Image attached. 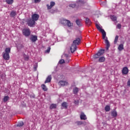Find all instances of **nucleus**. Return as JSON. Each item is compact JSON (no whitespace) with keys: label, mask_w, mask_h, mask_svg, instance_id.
Returning <instances> with one entry per match:
<instances>
[{"label":"nucleus","mask_w":130,"mask_h":130,"mask_svg":"<svg viewBox=\"0 0 130 130\" xmlns=\"http://www.w3.org/2000/svg\"><path fill=\"white\" fill-rule=\"evenodd\" d=\"M102 33L103 39L105 40V43H106V49L107 50L109 49V47H110V43H109V41H108V38L106 37V32L105 30H102L101 31Z\"/></svg>","instance_id":"1"},{"label":"nucleus","mask_w":130,"mask_h":130,"mask_svg":"<svg viewBox=\"0 0 130 130\" xmlns=\"http://www.w3.org/2000/svg\"><path fill=\"white\" fill-rule=\"evenodd\" d=\"M10 52H11V48H6L5 49V53H3V58L5 60H9V59H10Z\"/></svg>","instance_id":"2"},{"label":"nucleus","mask_w":130,"mask_h":130,"mask_svg":"<svg viewBox=\"0 0 130 130\" xmlns=\"http://www.w3.org/2000/svg\"><path fill=\"white\" fill-rule=\"evenodd\" d=\"M61 24L62 25H64V26H68V27H72V26H73V23L71 22V21L62 19L60 21Z\"/></svg>","instance_id":"3"},{"label":"nucleus","mask_w":130,"mask_h":130,"mask_svg":"<svg viewBox=\"0 0 130 130\" xmlns=\"http://www.w3.org/2000/svg\"><path fill=\"white\" fill-rule=\"evenodd\" d=\"M22 34L25 37H28V36H30V34H31V30H30V28H24L22 30Z\"/></svg>","instance_id":"4"},{"label":"nucleus","mask_w":130,"mask_h":130,"mask_svg":"<svg viewBox=\"0 0 130 130\" xmlns=\"http://www.w3.org/2000/svg\"><path fill=\"white\" fill-rule=\"evenodd\" d=\"M26 23L29 27H32V26H34V25H35V21L32 19V18L27 19L26 20Z\"/></svg>","instance_id":"5"},{"label":"nucleus","mask_w":130,"mask_h":130,"mask_svg":"<svg viewBox=\"0 0 130 130\" xmlns=\"http://www.w3.org/2000/svg\"><path fill=\"white\" fill-rule=\"evenodd\" d=\"M31 19L33 20L35 22L36 21H38V19H39V15L37 14H34L31 15Z\"/></svg>","instance_id":"6"},{"label":"nucleus","mask_w":130,"mask_h":130,"mask_svg":"<svg viewBox=\"0 0 130 130\" xmlns=\"http://www.w3.org/2000/svg\"><path fill=\"white\" fill-rule=\"evenodd\" d=\"M81 43V39L80 38L76 39L74 41L73 44L74 45H79Z\"/></svg>","instance_id":"7"},{"label":"nucleus","mask_w":130,"mask_h":130,"mask_svg":"<svg viewBox=\"0 0 130 130\" xmlns=\"http://www.w3.org/2000/svg\"><path fill=\"white\" fill-rule=\"evenodd\" d=\"M122 75H127L128 74V68L127 67H124L122 70Z\"/></svg>","instance_id":"8"},{"label":"nucleus","mask_w":130,"mask_h":130,"mask_svg":"<svg viewBox=\"0 0 130 130\" xmlns=\"http://www.w3.org/2000/svg\"><path fill=\"white\" fill-rule=\"evenodd\" d=\"M75 50H77V46L76 45L72 44L71 47V51L72 53H74L75 52Z\"/></svg>","instance_id":"9"},{"label":"nucleus","mask_w":130,"mask_h":130,"mask_svg":"<svg viewBox=\"0 0 130 130\" xmlns=\"http://www.w3.org/2000/svg\"><path fill=\"white\" fill-rule=\"evenodd\" d=\"M58 84L59 86H62V87H63L68 85V82L64 81H59Z\"/></svg>","instance_id":"10"},{"label":"nucleus","mask_w":130,"mask_h":130,"mask_svg":"<svg viewBox=\"0 0 130 130\" xmlns=\"http://www.w3.org/2000/svg\"><path fill=\"white\" fill-rule=\"evenodd\" d=\"M30 40H31L32 42H36V41H37V36L31 35Z\"/></svg>","instance_id":"11"},{"label":"nucleus","mask_w":130,"mask_h":130,"mask_svg":"<svg viewBox=\"0 0 130 130\" xmlns=\"http://www.w3.org/2000/svg\"><path fill=\"white\" fill-rule=\"evenodd\" d=\"M80 119L81 120H86L87 119V116H86V115L84 113L82 112L80 115Z\"/></svg>","instance_id":"12"},{"label":"nucleus","mask_w":130,"mask_h":130,"mask_svg":"<svg viewBox=\"0 0 130 130\" xmlns=\"http://www.w3.org/2000/svg\"><path fill=\"white\" fill-rule=\"evenodd\" d=\"M55 5V3H54L53 2H51L50 3V6H49V5L47 4V7L48 10H50V9H51L52 8V7H53Z\"/></svg>","instance_id":"13"},{"label":"nucleus","mask_w":130,"mask_h":130,"mask_svg":"<svg viewBox=\"0 0 130 130\" xmlns=\"http://www.w3.org/2000/svg\"><path fill=\"white\" fill-rule=\"evenodd\" d=\"M51 75L48 76L45 81V84L50 83L51 82Z\"/></svg>","instance_id":"14"},{"label":"nucleus","mask_w":130,"mask_h":130,"mask_svg":"<svg viewBox=\"0 0 130 130\" xmlns=\"http://www.w3.org/2000/svg\"><path fill=\"white\" fill-rule=\"evenodd\" d=\"M85 23L87 26H90V25H91L92 23L91 20L88 17L86 18Z\"/></svg>","instance_id":"15"},{"label":"nucleus","mask_w":130,"mask_h":130,"mask_svg":"<svg viewBox=\"0 0 130 130\" xmlns=\"http://www.w3.org/2000/svg\"><path fill=\"white\" fill-rule=\"evenodd\" d=\"M105 51V50L103 49H101L98 51V54L100 55V56H101V55H103V54L104 53Z\"/></svg>","instance_id":"16"},{"label":"nucleus","mask_w":130,"mask_h":130,"mask_svg":"<svg viewBox=\"0 0 130 130\" xmlns=\"http://www.w3.org/2000/svg\"><path fill=\"white\" fill-rule=\"evenodd\" d=\"M111 116L113 117H116L117 116V112L116 111L114 110L111 112Z\"/></svg>","instance_id":"17"},{"label":"nucleus","mask_w":130,"mask_h":130,"mask_svg":"<svg viewBox=\"0 0 130 130\" xmlns=\"http://www.w3.org/2000/svg\"><path fill=\"white\" fill-rule=\"evenodd\" d=\"M81 20H80L79 19H77L76 21V23L77 25V26H79V27H81L82 26V24L81 23Z\"/></svg>","instance_id":"18"},{"label":"nucleus","mask_w":130,"mask_h":130,"mask_svg":"<svg viewBox=\"0 0 130 130\" xmlns=\"http://www.w3.org/2000/svg\"><path fill=\"white\" fill-rule=\"evenodd\" d=\"M118 49L119 51H121V50H123L124 48L123 47V44H121L119 45L118 47Z\"/></svg>","instance_id":"19"},{"label":"nucleus","mask_w":130,"mask_h":130,"mask_svg":"<svg viewBox=\"0 0 130 130\" xmlns=\"http://www.w3.org/2000/svg\"><path fill=\"white\" fill-rule=\"evenodd\" d=\"M41 88L43 89V90L45 91H47V90H48V89L47 88V87H46V85H45V84H42Z\"/></svg>","instance_id":"20"},{"label":"nucleus","mask_w":130,"mask_h":130,"mask_svg":"<svg viewBox=\"0 0 130 130\" xmlns=\"http://www.w3.org/2000/svg\"><path fill=\"white\" fill-rule=\"evenodd\" d=\"M64 56L65 58H66V62H68V63L70 62V58H69V54H64Z\"/></svg>","instance_id":"21"},{"label":"nucleus","mask_w":130,"mask_h":130,"mask_svg":"<svg viewBox=\"0 0 130 130\" xmlns=\"http://www.w3.org/2000/svg\"><path fill=\"white\" fill-rule=\"evenodd\" d=\"M61 106L63 107V108H65V109H67V108H68V103H67V102H63L62 103Z\"/></svg>","instance_id":"22"},{"label":"nucleus","mask_w":130,"mask_h":130,"mask_svg":"<svg viewBox=\"0 0 130 130\" xmlns=\"http://www.w3.org/2000/svg\"><path fill=\"white\" fill-rule=\"evenodd\" d=\"M95 26H96V27L98 29V30H99V31H100V32H102V30H104V29L101 28V27H100V26H99V24H96Z\"/></svg>","instance_id":"23"},{"label":"nucleus","mask_w":130,"mask_h":130,"mask_svg":"<svg viewBox=\"0 0 130 130\" xmlns=\"http://www.w3.org/2000/svg\"><path fill=\"white\" fill-rule=\"evenodd\" d=\"M78 92H79V88L78 87H75L73 88L74 94H78Z\"/></svg>","instance_id":"24"},{"label":"nucleus","mask_w":130,"mask_h":130,"mask_svg":"<svg viewBox=\"0 0 130 130\" xmlns=\"http://www.w3.org/2000/svg\"><path fill=\"white\" fill-rule=\"evenodd\" d=\"M16 15H17V14L16 13V11H11V12L10 13V16L12 18H14V17H15V16H16Z\"/></svg>","instance_id":"25"},{"label":"nucleus","mask_w":130,"mask_h":130,"mask_svg":"<svg viewBox=\"0 0 130 130\" xmlns=\"http://www.w3.org/2000/svg\"><path fill=\"white\" fill-rule=\"evenodd\" d=\"M99 61L100 62H104V61H105V57H100V58L99 59Z\"/></svg>","instance_id":"26"},{"label":"nucleus","mask_w":130,"mask_h":130,"mask_svg":"<svg viewBox=\"0 0 130 130\" xmlns=\"http://www.w3.org/2000/svg\"><path fill=\"white\" fill-rule=\"evenodd\" d=\"M56 108V104H52L50 106V109H55Z\"/></svg>","instance_id":"27"},{"label":"nucleus","mask_w":130,"mask_h":130,"mask_svg":"<svg viewBox=\"0 0 130 130\" xmlns=\"http://www.w3.org/2000/svg\"><path fill=\"white\" fill-rule=\"evenodd\" d=\"M105 110L107 112H108V111H110V106L108 105L106 106V107H105Z\"/></svg>","instance_id":"28"},{"label":"nucleus","mask_w":130,"mask_h":130,"mask_svg":"<svg viewBox=\"0 0 130 130\" xmlns=\"http://www.w3.org/2000/svg\"><path fill=\"white\" fill-rule=\"evenodd\" d=\"M9 99H10V97H9V96H5L3 99V101L4 102H7Z\"/></svg>","instance_id":"29"},{"label":"nucleus","mask_w":130,"mask_h":130,"mask_svg":"<svg viewBox=\"0 0 130 130\" xmlns=\"http://www.w3.org/2000/svg\"><path fill=\"white\" fill-rule=\"evenodd\" d=\"M118 38H119V37L118 36H116L115 38V40H114V44H116L117 43V41H118Z\"/></svg>","instance_id":"30"},{"label":"nucleus","mask_w":130,"mask_h":130,"mask_svg":"<svg viewBox=\"0 0 130 130\" xmlns=\"http://www.w3.org/2000/svg\"><path fill=\"white\" fill-rule=\"evenodd\" d=\"M6 3L8 5H12L14 3V0H6Z\"/></svg>","instance_id":"31"},{"label":"nucleus","mask_w":130,"mask_h":130,"mask_svg":"<svg viewBox=\"0 0 130 130\" xmlns=\"http://www.w3.org/2000/svg\"><path fill=\"white\" fill-rule=\"evenodd\" d=\"M111 19L112 21H116V20H117V17L114 15H112L111 16Z\"/></svg>","instance_id":"32"},{"label":"nucleus","mask_w":130,"mask_h":130,"mask_svg":"<svg viewBox=\"0 0 130 130\" xmlns=\"http://www.w3.org/2000/svg\"><path fill=\"white\" fill-rule=\"evenodd\" d=\"M100 57V55L98 54V53H97L96 54H94L93 56V58H94L95 59H97V58H99V57Z\"/></svg>","instance_id":"33"},{"label":"nucleus","mask_w":130,"mask_h":130,"mask_svg":"<svg viewBox=\"0 0 130 130\" xmlns=\"http://www.w3.org/2000/svg\"><path fill=\"white\" fill-rule=\"evenodd\" d=\"M24 125V122L23 121L19 122L17 124V126H23Z\"/></svg>","instance_id":"34"},{"label":"nucleus","mask_w":130,"mask_h":130,"mask_svg":"<svg viewBox=\"0 0 130 130\" xmlns=\"http://www.w3.org/2000/svg\"><path fill=\"white\" fill-rule=\"evenodd\" d=\"M59 63L60 64H62V63H64V59H61L59 60Z\"/></svg>","instance_id":"35"},{"label":"nucleus","mask_w":130,"mask_h":130,"mask_svg":"<svg viewBox=\"0 0 130 130\" xmlns=\"http://www.w3.org/2000/svg\"><path fill=\"white\" fill-rule=\"evenodd\" d=\"M69 7H70V8H75L76 7V4H70L69 5Z\"/></svg>","instance_id":"36"},{"label":"nucleus","mask_w":130,"mask_h":130,"mask_svg":"<svg viewBox=\"0 0 130 130\" xmlns=\"http://www.w3.org/2000/svg\"><path fill=\"white\" fill-rule=\"evenodd\" d=\"M77 125H81L83 124V122H82V121H77Z\"/></svg>","instance_id":"37"},{"label":"nucleus","mask_w":130,"mask_h":130,"mask_svg":"<svg viewBox=\"0 0 130 130\" xmlns=\"http://www.w3.org/2000/svg\"><path fill=\"white\" fill-rule=\"evenodd\" d=\"M46 52H47L48 53H49V52H50V47H49L48 48V49L46 50Z\"/></svg>","instance_id":"38"},{"label":"nucleus","mask_w":130,"mask_h":130,"mask_svg":"<svg viewBox=\"0 0 130 130\" xmlns=\"http://www.w3.org/2000/svg\"><path fill=\"white\" fill-rule=\"evenodd\" d=\"M117 27H118V29H121V24H117Z\"/></svg>","instance_id":"39"},{"label":"nucleus","mask_w":130,"mask_h":130,"mask_svg":"<svg viewBox=\"0 0 130 130\" xmlns=\"http://www.w3.org/2000/svg\"><path fill=\"white\" fill-rule=\"evenodd\" d=\"M41 2V0H35V4H37V3H40Z\"/></svg>","instance_id":"40"},{"label":"nucleus","mask_w":130,"mask_h":130,"mask_svg":"<svg viewBox=\"0 0 130 130\" xmlns=\"http://www.w3.org/2000/svg\"><path fill=\"white\" fill-rule=\"evenodd\" d=\"M127 86H128L129 87H130V80H128L127 81Z\"/></svg>","instance_id":"41"},{"label":"nucleus","mask_w":130,"mask_h":130,"mask_svg":"<svg viewBox=\"0 0 130 130\" xmlns=\"http://www.w3.org/2000/svg\"><path fill=\"white\" fill-rule=\"evenodd\" d=\"M74 103H75V104H79V101H75Z\"/></svg>","instance_id":"42"},{"label":"nucleus","mask_w":130,"mask_h":130,"mask_svg":"<svg viewBox=\"0 0 130 130\" xmlns=\"http://www.w3.org/2000/svg\"><path fill=\"white\" fill-rule=\"evenodd\" d=\"M25 60H28V59H29V57H28V56L25 57Z\"/></svg>","instance_id":"43"},{"label":"nucleus","mask_w":130,"mask_h":130,"mask_svg":"<svg viewBox=\"0 0 130 130\" xmlns=\"http://www.w3.org/2000/svg\"><path fill=\"white\" fill-rule=\"evenodd\" d=\"M35 70H36V69H37V67H35Z\"/></svg>","instance_id":"44"},{"label":"nucleus","mask_w":130,"mask_h":130,"mask_svg":"<svg viewBox=\"0 0 130 130\" xmlns=\"http://www.w3.org/2000/svg\"><path fill=\"white\" fill-rule=\"evenodd\" d=\"M79 2L81 3V2H82V1H79Z\"/></svg>","instance_id":"45"}]
</instances>
